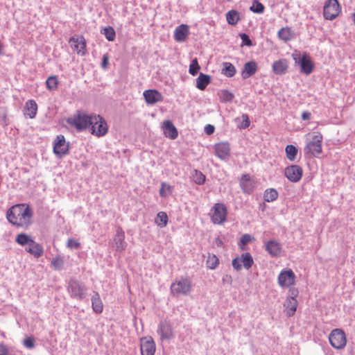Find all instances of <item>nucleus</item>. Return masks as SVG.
I'll use <instances>...</instances> for the list:
<instances>
[{"mask_svg":"<svg viewBox=\"0 0 355 355\" xmlns=\"http://www.w3.org/2000/svg\"><path fill=\"white\" fill-rule=\"evenodd\" d=\"M33 212L26 203L12 206L6 213V218L12 225L23 229H28L32 224Z\"/></svg>","mask_w":355,"mask_h":355,"instance_id":"obj_1","label":"nucleus"},{"mask_svg":"<svg viewBox=\"0 0 355 355\" xmlns=\"http://www.w3.org/2000/svg\"><path fill=\"white\" fill-rule=\"evenodd\" d=\"M309 141L304 148L306 155L311 157H318L322 152L323 136L320 132H313L309 133Z\"/></svg>","mask_w":355,"mask_h":355,"instance_id":"obj_2","label":"nucleus"},{"mask_svg":"<svg viewBox=\"0 0 355 355\" xmlns=\"http://www.w3.org/2000/svg\"><path fill=\"white\" fill-rule=\"evenodd\" d=\"M92 114L88 115L84 112L78 111L73 116L67 119V123L78 132L85 130L89 126Z\"/></svg>","mask_w":355,"mask_h":355,"instance_id":"obj_3","label":"nucleus"},{"mask_svg":"<svg viewBox=\"0 0 355 355\" xmlns=\"http://www.w3.org/2000/svg\"><path fill=\"white\" fill-rule=\"evenodd\" d=\"M89 128H90L91 134L97 137H103L108 132V125L106 121L98 114H92Z\"/></svg>","mask_w":355,"mask_h":355,"instance_id":"obj_4","label":"nucleus"},{"mask_svg":"<svg viewBox=\"0 0 355 355\" xmlns=\"http://www.w3.org/2000/svg\"><path fill=\"white\" fill-rule=\"evenodd\" d=\"M171 292L173 295H188L191 290V282L188 278H181L175 280L171 285Z\"/></svg>","mask_w":355,"mask_h":355,"instance_id":"obj_5","label":"nucleus"},{"mask_svg":"<svg viewBox=\"0 0 355 355\" xmlns=\"http://www.w3.org/2000/svg\"><path fill=\"white\" fill-rule=\"evenodd\" d=\"M227 209L223 203H216L210 211L211 222L215 225H222L227 220Z\"/></svg>","mask_w":355,"mask_h":355,"instance_id":"obj_6","label":"nucleus"},{"mask_svg":"<svg viewBox=\"0 0 355 355\" xmlns=\"http://www.w3.org/2000/svg\"><path fill=\"white\" fill-rule=\"evenodd\" d=\"M329 340L331 345L337 349H342L347 345L346 334L341 329H333L329 334Z\"/></svg>","mask_w":355,"mask_h":355,"instance_id":"obj_7","label":"nucleus"},{"mask_svg":"<svg viewBox=\"0 0 355 355\" xmlns=\"http://www.w3.org/2000/svg\"><path fill=\"white\" fill-rule=\"evenodd\" d=\"M341 12V7L337 0H327L323 8V16L326 19H336Z\"/></svg>","mask_w":355,"mask_h":355,"instance_id":"obj_8","label":"nucleus"},{"mask_svg":"<svg viewBox=\"0 0 355 355\" xmlns=\"http://www.w3.org/2000/svg\"><path fill=\"white\" fill-rule=\"evenodd\" d=\"M254 263L253 258L250 252H245L232 260V267L237 271L242 269V266L249 270Z\"/></svg>","mask_w":355,"mask_h":355,"instance_id":"obj_9","label":"nucleus"},{"mask_svg":"<svg viewBox=\"0 0 355 355\" xmlns=\"http://www.w3.org/2000/svg\"><path fill=\"white\" fill-rule=\"evenodd\" d=\"M296 276L291 269H285L280 272L277 280L282 288H289L295 284Z\"/></svg>","mask_w":355,"mask_h":355,"instance_id":"obj_10","label":"nucleus"},{"mask_svg":"<svg viewBox=\"0 0 355 355\" xmlns=\"http://www.w3.org/2000/svg\"><path fill=\"white\" fill-rule=\"evenodd\" d=\"M69 143L67 142L62 135H58L53 141V153L59 156L62 157L69 153Z\"/></svg>","mask_w":355,"mask_h":355,"instance_id":"obj_11","label":"nucleus"},{"mask_svg":"<svg viewBox=\"0 0 355 355\" xmlns=\"http://www.w3.org/2000/svg\"><path fill=\"white\" fill-rule=\"evenodd\" d=\"M284 175L292 182H299L303 175V169L298 165H291L286 167Z\"/></svg>","mask_w":355,"mask_h":355,"instance_id":"obj_12","label":"nucleus"},{"mask_svg":"<svg viewBox=\"0 0 355 355\" xmlns=\"http://www.w3.org/2000/svg\"><path fill=\"white\" fill-rule=\"evenodd\" d=\"M140 350L141 355H154L156 346L151 337H143L140 339Z\"/></svg>","mask_w":355,"mask_h":355,"instance_id":"obj_13","label":"nucleus"},{"mask_svg":"<svg viewBox=\"0 0 355 355\" xmlns=\"http://www.w3.org/2000/svg\"><path fill=\"white\" fill-rule=\"evenodd\" d=\"M291 294L294 295V297H288L284 304V311L288 317L293 316L295 314L298 304L297 300L295 298L298 295V291L297 289H293Z\"/></svg>","mask_w":355,"mask_h":355,"instance_id":"obj_14","label":"nucleus"},{"mask_svg":"<svg viewBox=\"0 0 355 355\" xmlns=\"http://www.w3.org/2000/svg\"><path fill=\"white\" fill-rule=\"evenodd\" d=\"M68 291L73 298L82 300L85 295V288L77 281L71 280L68 286Z\"/></svg>","mask_w":355,"mask_h":355,"instance_id":"obj_15","label":"nucleus"},{"mask_svg":"<svg viewBox=\"0 0 355 355\" xmlns=\"http://www.w3.org/2000/svg\"><path fill=\"white\" fill-rule=\"evenodd\" d=\"M71 47L79 55H83L86 52V42L83 36H74L69 41Z\"/></svg>","mask_w":355,"mask_h":355,"instance_id":"obj_16","label":"nucleus"},{"mask_svg":"<svg viewBox=\"0 0 355 355\" xmlns=\"http://www.w3.org/2000/svg\"><path fill=\"white\" fill-rule=\"evenodd\" d=\"M216 155L221 159H226L230 156V145L227 141H222L214 146Z\"/></svg>","mask_w":355,"mask_h":355,"instance_id":"obj_17","label":"nucleus"},{"mask_svg":"<svg viewBox=\"0 0 355 355\" xmlns=\"http://www.w3.org/2000/svg\"><path fill=\"white\" fill-rule=\"evenodd\" d=\"M147 104L153 105L163 101L162 94L157 89H147L143 93Z\"/></svg>","mask_w":355,"mask_h":355,"instance_id":"obj_18","label":"nucleus"},{"mask_svg":"<svg viewBox=\"0 0 355 355\" xmlns=\"http://www.w3.org/2000/svg\"><path fill=\"white\" fill-rule=\"evenodd\" d=\"M162 130L163 133L165 137L171 139H175L178 137V132L177 128L175 127L173 123L170 120L164 121L162 123Z\"/></svg>","mask_w":355,"mask_h":355,"instance_id":"obj_19","label":"nucleus"},{"mask_svg":"<svg viewBox=\"0 0 355 355\" xmlns=\"http://www.w3.org/2000/svg\"><path fill=\"white\" fill-rule=\"evenodd\" d=\"M114 244L116 251H123L126 248L127 244L125 241V233L121 227H119L116 230L114 238Z\"/></svg>","mask_w":355,"mask_h":355,"instance_id":"obj_20","label":"nucleus"},{"mask_svg":"<svg viewBox=\"0 0 355 355\" xmlns=\"http://www.w3.org/2000/svg\"><path fill=\"white\" fill-rule=\"evenodd\" d=\"M189 34V26L186 24H181L176 27L174 31V40L178 42H184L187 38Z\"/></svg>","mask_w":355,"mask_h":355,"instance_id":"obj_21","label":"nucleus"},{"mask_svg":"<svg viewBox=\"0 0 355 355\" xmlns=\"http://www.w3.org/2000/svg\"><path fill=\"white\" fill-rule=\"evenodd\" d=\"M240 186L244 193L250 194L254 190V182L251 180L250 175L244 174L240 180Z\"/></svg>","mask_w":355,"mask_h":355,"instance_id":"obj_22","label":"nucleus"},{"mask_svg":"<svg viewBox=\"0 0 355 355\" xmlns=\"http://www.w3.org/2000/svg\"><path fill=\"white\" fill-rule=\"evenodd\" d=\"M288 61L286 59H280L275 61L272 65V71L277 75L285 74L288 69Z\"/></svg>","mask_w":355,"mask_h":355,"instance_id":"obj_23","label":"nucleus"},{"mask_svg":"<svg viewBox=\"0 0 355 355\" xmlns=\"http://www.w3.org/2000/svg\"><path fill=\"white\" fill-rule=\"evenodd\" d=\"M158 333L162 340H168L173 337L171 325L166 321L159 324Z\"/></svg>","mask_w":355,"mask_h":355,"instance_id":"obj_24","label":"nucleus"},{"mask_svg":"<svg viewBox=\"0 0 355 355\" xmlns=\"http://www.w3.org/2000/svg\"><path fill=\"white\" fill-rule=\"evenodd\" d=\"M300 64L301 67L302 72L306 73V75L310 74L313 71L314 68L313 61L311 60V58L306 54L302 55L300 61Z\"/></svg>","mask_w":355,"mask_h":355,"instance_id":"obj_25","label":"nucleus"},{"mask_svg":"<svg viewBox=\"0 0 355 355\" xmlns=\"http://www.w3.org/2000/svg\"><path fill=\"white\" fill-rule=\"evenodd\" d=\"M37 112V104L34 100H28L26 102L24 114L30 119H34Z\"/></svg>","mask_w":355,"mask_h":355,"instance_id":"obj_26","label":"nucleus"},{"mask_svg":"<svg viewBox=\"0 0 355 355\" xmlns=\"http://www.w3.org/2000/svg\"><path fill=\"white\" fill-rule=\"evenodd\" d=\"M266 251L272 257H277L282 251V245L277 241H269L266 243Z\"/></svg>","mask_w":355,"mask_h":355,"instance_id":"obj_27","label":"nucleus"},{"mask_svg":"<svg viewBox=\"0 0 355 355\" xmlns=\"http://www.w3.org/2000/svg\"><path fill=\"white\" fill-rule=\"evenodd\" d=\"M26 250L35 258L42 257L44 253L43 247L34 240L26 248Z\"/></svg>","mask_w":355,"mask_h":355,"instance_id":"obj_28","label":"nucleus"},{"mask_svg":"<svg viewBox=\"0 0 355 355\" xmlns=\"http://www.w3.org/2000/svg\"><path fill=\"white\" fill-rule=\"evenodd\" d=\"M257 70V64L254 61H250L246 62L244 64L243 69L241 72V76L243 78L245 79L249 78L250 76L254 75Z\"/></svg>","mask_w":355,"mask_h":355,"instance_id":"obj_29","label":"nucleus"},{"mask_svg":"<svg viewBox=\"0 0 355 355\" xmlns=\"http://www.w3.org/2000/svg\"><path fill=\"white\" fill-rule=\"evenodd\" d=\"M277 36L279 40L288 42L293 40L294 37V33L291 27L285 26L282 28L277 33Z\"/></svg>","mask_w":355,"mask_h":355,"instance_id":"obj_30","label":"nucleus"},{"mask_svg":"<svg viewBox=\"0 0 355 355\" xmlns=\"http://www.w3.org/2000/svg\"><path fill=\"white\" fill-rule=\"evenodd\" d=\"M92 309L94 312L101 313L103 310V304L100 298V295L97 292H95L92 298Z\"/></svg>","mask_w":355,"mask_h":355,"instance_id":"obj_31","label":"nucleus"},{"mask_svg":"<svg viewBox=\"0 0 355 355\" xmlns=\"http://www.w3.org/2000/svg\"><path fill=\"white\" fill-rule=\"evenodd\" d=\"M168 216L164 211H159L155 218V224L160 227H166L168 224Z\"/></svg>","mask_w":355,"mask_h":355,"instance_id":"obj_32","label":"nucleus"},{"mask_svg":"<svg viewBox=\"0 0 355 355\" xmlns=\"http://www.w3.org/2000/svg\"><path fill=\"white\" fill-rule=\"evenodd\" d=\"M239 19V13L235 10H231L226 14V20L230 25H236Z\"/></svg>","mask_w":355,"mask_h":355,"instance_id":"obj_33","label":"nucleus"},{"mask_svg":"<svg viewBox=\"0 0 355 355\" xmlns=\"http://www.w3.org/2000/svg\"><path fill=\"white\" fill-rule=\"evenodd\" d=\"M278 192L275 189H267L263 194V198L266 202H270L276 200L278 198Z\"/></svg>","mask_w":355,"mask_h":355,"instance_id":"obj_34","label":"nucleus"},{"mask_svg":"<svg viewBox=\"0 0 355 355\" xmlns=\"http://www.w3.org/2000/svg\"><path fill=\"white\" fill-rule=\"evenodd\" d=\"M297 149L293 145H287L285 148V152L286 155V157L290 161H294L296 159V156L297 155Z\"/></svg>","mask_w":355,"mask_h":355,"instance_id":"obj_35","label":"nucleus"},{"mask_svg":"<svg viewBox=\"0 0 355 355\" xmlns=\"http://www.w3.org/2000/svg\"><path fill=\"white\" fill-rule=\"evenodd\" d=\"M222 72L225 76L227 77H232L236 73V69L232 63L224 62Z\"/></svg>","mask_w":355,"mask_h":355,"instance_id":"obj_36","label":"nucleus"},{"mask_svg":"<svg viewBox=\"0 0 355 355\" xmlns=\"http://www.w3.org/2000/svg\"><path fill=\"white\" fill-rule=\"evenodd\" d=\"M15 241L19 245L24 246L25 245H28L33 240L29 235L21 233L17 236Z\"/></svg>","mask_w":355,"mask_h":355,"instance_id":"obj_37","label":"nucleus"},{"mask_svg":"<svg viewBox=\"0 0 355 355\" xmlns=\"http://www.w3.org/2000/svg\"><path fill=\"white\" fill-rule=\"evenodd\" d=\"M173 192V187L166 182H162L159 189V195L163 198H167L171 195Z\"/></svg>","mask_w":355,"mask_h":355,"instance_id":"obj_38","label":"nucleus"},{"mask_svg":"<svg viewBox=\"0 0 355 355\" xmlns=\"http://www.w3.org/2000/svg\"><path fill=\"white\" fill-rule=\"evenodd\" d=\"M58 83V79L56 76H49L46 80V87L49 90H56Z\"/></svg>","mask_w":355,"mask_h":355,"instance_id":"obj_39","label":"nucleus"},{"mask_svg":"<svg viewBox=\"0 0 355 355\" xmlns=\"http://www.w3.org/2000/svg\"><path fill=\"white\" fill-rule=\"evenodd\" d=\"M206 263L207 268L210 269H214L219 264V259L214 254H209Z\"/></svg>","mask_w":355,"mask_h":355,"instance_id":"obj_40","label":"nucleus"},{"mask_svg":"<svg viewBox=\"0 0 355 355\" xmlns=\"http://www.w3.org/2000/svg\"><path fill=\"white\" fill-rule=\"evenodd\" d=\"M103 33L108 41L112 42L115 40L116 33L112 26L105 27L103 29Z\"/></svg>","mask_w":355,"mask_h":355,"instance_id":"obj_41","label":"nucleus"},{"mask_svg":"<svg viewBox=\"0 0 355 355\" xmlns=\"http://www.w3.org/2000/svg\"><path fill=\"white\" fill-rule=\"evenodd\" d=\"M64 264V260L60 256H57L53 259L51 265L56 270H60L62 268Z\"/></svg>","mask_w":355,"mask_h":355,"instance_id":"obj_42","label":"nucleus"},{"mask_svg":"<svg viewBox=\"0 0 355 355\" xmlns=\"http://www.w3.org/2000/svg\"><path fill=\"white\" fill-rule=\"evenodd\" d=\"M250 10L256 13H262L264 10V6L262 3H259L257 1H254L252 6L250 8Z\"/></svg>","mask_w":355,"mask_h":355,"instance_id":"obj_43","label":"nucleus"},{"mask_svg":"<svg viewBox=\"0 0 355 355\" xmlns=\"http://www.w3.org/2000/svg\"><path fill=\"white\" fill-rule=\"evenodd\" d=\"M253 238L248 234H243L241 239H240V243L239 247L241 250H244L243 245L248 244L250 241H252Z\"/></svg>","mask_w":355,"mask_h":355,"instance_id":"obj_44","label":"nucleus"},{"mask_svg":"<svg viewBox=\"0 0 355 355\" xmlns=\"http://www.w3.org/2000/svg\"><path fill=\"white\" fill-rule=\"evenodd\" d=\"M242 122L241 124L238 125V127L241 129H245L250 126V119L246 114H243L241 116Z\"/></svg>","mask_w":355,"mask_h":355,"instance_id":"obj_45","label":"nucleus"},{"mask_svg":"<svg viewBox=\"0 0 355 355\" xmlns=\"http://www.w3.org/2000/svg\"><path fill=\"white\" fill-rule=\"evenodd\" d=\"M198 69H199V66H198V60H197V58H195L194 60H193L192 62L191 63V64L189 66V73L191 75L195 76L196 74H197Z\"/></svg>","mask_w":355,"mask_h":355,"instance_id":"obj_46","label":"nucleus"},{"mask_svg":"<svg viewBox=\"0 0 355 355\" xmlns=\"http://www.w3.org/2000/svg\"><path fill=\"white\" fill-rule=\"evenodd\" d=\"M67 246L70 249H78L80 248V243L73 239H69L67 241Z\"/></svg>","mask_w":355,"mask_h":355,"instance_id":"obj_47","label":"nucleus"},{"mask_svg":"<svg viewBox=\"0 0 355 355\" xmlns=\"http://www.w3.org/2000/svg\"><path fill=\"white\" fill-rule=\"evenodd\" d=\"M210 83V76L201 73V90H204Z\"/></svg>","mask_w":355,"mask_h":355,"instance_id":"obj_48","label":"nucleus"},{"mask_svg":"<svg viewBox=\"0 0 355 355\" xmlns=\"http://www.w3.org/2000/svg\"><path fill=\"white\" fill-rule=\"evenodd\" d=\"M23 344L26 347L32 349L35 347V339L33 337H28L24 340Z\"/></svg>","mask_w":355,"mask_h":355,"instance_id":"obj_49","label":"nucleus"},{"mask_svg":"<svg viewBox=\"0 0 355 355\" xmlns=\"http://www.w3.org/2000/svg\"><path fill=\"white\" fill-rule=\"evenodd\" d=\"M240 37L242 40V45H245L248 46H250L252 45V41L247 34L241 33L240 34Z\"/></svg>","mask_w":355,"mask_h":355,"instance_id":"obj_50","label":"nucleus"},{"mask_svg":"<svg viewBox=\"0 0 355 355\" xmlns=\"http://www.w3.org/2000/svg\"><path fill=\"white\" fill-rule=\"evenodd\" d=\"M234 98V95L227 90L222 91V98L224 101H231Z\"/></svg>","mask_w":355,"mask_h":355,"instance_id":"obj_51","label":"nucleus"},{"mask_svg":"<svg viewBox=\"0 0 355 355\" xmlns=\"http://www.w3.org/2000/svg\"><path fill=\"white\" fill-rule=\"evenodd\" d=\"M8 347L3 343H0V355H8Z\"/></svg>","mask_w":355,"mask_h":355,"instance_id":"obj_52","label":"nucleus"},{"mask_svg":"<svg viewBox=\"0 0 355 355\" xmlns=\"http://www.w3.org/2000/svg\"><path fill=\"white\" fill-rule=\"evenodd\" d=\"M215 128L213 125L208 124L205 127V132L207 135H210L214 132Z\"/></svg>","mask_w":355,"mask_h":355,"instance_id":"obj_53","label":"nucleus"},{"mask_svg":"<svg viewBox=\"0 0 355 355\" xmlns=\"http://www.w3.org/2000/svg\"><path fill=\"white\" fill-rule=\"evenodd\" d=\"M108 63H109V58H108V55L107 54H105L103 55V58L102 67L104 69H106Z\"/></svg>","mask_w":355,"mask_h":355,"instance_id":"obj_54","label":"nucleus"},{"mask_svg":"<svg viewBox=\"0 0 355 355\" xmlns=\"http://www.w3.org/2000/svg\"><path fill=\"white\" fill-rule=\"evenodd\" d=\"M311 114L309 112L304 111L302 113V119L304 121H308L311 119Z\"/></svg>","mask_w":355,"mask_h":355,"instance_id":"obj_55","label":"nucleus"},{"mask_svg":"<svg viewBox=\"0 0 355 355\" xmlns=\"http://www.w3.org/2000/svg\"><path fill=\"white\" fill-rule=\"evenodd\" d=\"M196 87L198 89H200V76H198L196 80Z\"/></svg>","mask_w":355,"mask_h":355,"instance_id":"obj_56","label":"nucleus"},{"mask_svg":"<svg viewBox=\"0 0 355 355\" xmlns=\"http://www.w3.org/2000/svg\"><path fill=\"white\" fill-rule=\"evenodd\" d=\"M205 180V176L201 173V184H202Z\"/></svg>","mask_w":355,"mask_h":355,"instance_id":"obj_57","label":"nucleus"},{"mask_svg":"<svg viewBox=\"0 0 355 355\" xmlns=\"http://www.w3.org/2000/svg\"><path fill=\"white\" fill-rule=\"evenodd\" d=\"M352 17H353V18H354V24H355V13H354V14L352 15Z\"/></svg>","mask_w":355,"mask_h":355,"instance_id":"obj_58","label":"nucleus"},{"mask_svg":"<svg viewBox=\"0 0 355 355\" xmlns=\"http://www.w3.org/2000/svg\"><path fill=\"white\" fill-rule=\"evenodd\" d=\"M293 59H294L295 60H297V58H296L295 55H293Z\"/></svg>","mask_w":355,"mask_h":355,"instance_id":"obj_59","label":"nucleus"}]
</instances>
